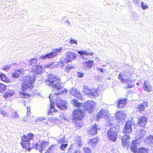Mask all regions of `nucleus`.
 I'll return each mask as SVG.
<instances>
[{
    "label": "nucleus",
    "instance_id": "aec40b11",
    "mask_svg": "<svg viewBox=\"0 0 153 153\" xmlns=\"http://www.w3.org/2000/svg\"><path fill=\"white\" fill-rule=\"evenodd\" d=\"M80 137L79 136H77L76 137L75 139L74 146L78 149H79L82 146Z\"/></svg>",
    "mask_w": 153,
    "mask_h": 153
},
{
    "label": "nucleus",
    "instance_id": "412c9836",
    "mask_svg": "<svg viewBox=\"0 0 153 153\" xmlns=\"http://www.w3.org/2000/svg\"><path fill=\"white\" fill-rule=\"evenodd\" d=\"M108 111L106 110H101L97 115L98 118H106L107 117Z\"/></svg>",
    "mask_w": 153,
    "mask_h": 153
},
{
    "label": "nucleus",
    "instance_id": "b1692460",
    "mask_svg": "<svg viewBox=\"0 0 153 153\" xmlns=\"http://www.w3.org/2000/svg\"><path fill=\"white\" fill-rule=\"evenodd\" d=\"M137 144L136 141H133L131 144L130 149L133 152L136 153L138 150L137 148Z\"/></svg>",
    "mask_w": 153,
    "mask_h": 153
},
{
    "label": "nucleus",
    "instance_id": "c9c22d12",
    "mask_svg": "<svg viewBox=\"0 0 153 153\" xmlns=\"http://www.w3.org/2000/svg\"><path fill=\"white\" fill-rule=\"evenodd\" d=\"M137 153H148V150L146 148L143 147L139 149Z\"/></svg>",
    "mask_w": 153,
    "mask_h": 153
},
{
    "label": "nucleus",
    "instance_id": "6ab92c4d",
    "mask_svg": "<svg viewBox=\"0 0 153 153\" xmlns=\"http://www.w3.org/2000/svg\"><path fill=\"white\" fill-rule=\"evenodd\" d=\"M98 130H100L99 126L95 124L92 126L90 129L88 131V133L91 135H95L97 133Z\"/></svg>",
    "mask_w": 153,
    "mask_h": 153
},
{
    "label": "nucleus",
    "instance_id": "f03ea898",
    "mask_svg": "<svg viewBox=\"0 0 153 153\" xmlns=\"http://www.w3.org/2000/svg\"><path fill=\"white\" fill-rule=\"evenodd\" d=\"M49 79L46 80V84L48 86L52 85L53 88V91L57 92H55L54 94L56 95H58L63 92L62 86L60 82V79L57 78L56 75H50L48 78Z\"/></svg>",
    "mask_w": 153,
    "mask_h": 153
},
{
    "label": "nucleus",
    "instance_id": "a211bd4d",
    "mask_svg": "<svg viewBox=\"0 0 153 153\" xmlns=\"http://www.w3.org/2000/svg\"><path fill=\"white\" fill-rule=\"evenodd\" d=\"M148 102H146L143 101V102L141 103L138 105L137 108V111L140 113L143 111L146 107L147 106Z\"/></svg>",
    "mask_w": 153,
    "mask_h": 153
},
{
    "label": "nucleus",
    "instance_id": "3c124183",
    "mask_svg": "<svg viewBox=\"0 0 153 153\" xmlns=\"http://www.w3.org/2000/svg\"><path fill=\"white\" fill-rule=\"evenodd\" d=\"M97 70L100 71L102 73H105L106 72V70L105 69L100 68H97Z\"/></svg>",
    "mask_w": 153,
    "mask_h": 153
},
{
    "label": "nucleus",
    "instance_id": "7c9ffc66",
    "mask_svg": "<svg viewBox=\"0 0 153 153\" xmlns=\"http://www.w3.org/2000/svg\"><path fill=\"white\" fill-rule=\"evenodd\" d=\"M98 140L97 137L91 139L89 142L88 144L91 146H95Z\"/></svg>",
    "mask_w": 153,
    "mask_h": 153
},
{
    "label": "nucleus",
    "instance_id": "6e6d98bb",
    "mask_svg": "<svg viewBox=\"0 0 153 153\" xmlns=\"http://www.w3.org/2000/svg\"><path fill=\"white\" fill-rule=\"evenodd\" d=\"M136 4H138L139 3V0H132Z\"/></svg>",
    "mask_w": 153,
    "mask_h": 153
},
{
    "label": "nucleus",
    "instance_id": "423d86ee",
    "mask_svg": "<svg viewBox=\"0 0 153 153\" xmlns=\"http://www.w3.org/2000/svg\"><path fill=\"white\" fill-rule=\"evenodd\" d=\"M62 48L54 49L53 52L48 53L44 55L40 56L38 59L45 60L46 59H49L54 57L57 55L58 52H60L62 50Z\"/></svg>",
    "mask_w": 153,
    "mask_h": 153
},
{
    "label": "nucleus",
    "instance_id": "5701e85b",
    "mask_svg": "<svg viewBox=\"0 0 153 153\" xmlns=\"http://www.w3.org/2000/svg\"><path fill=\"white\" fill-rule=\"evenodd\" d=\"M127 103L126 99H120L117 102V106L118 108H124L126 106V105Z\"/></svg>",
    "mask_w": 153,
    "mask_h": 153
},
{
    "label": "nucleus",
    "instance_id": "a19ab883",
    "mask_svg": "<svg viewBox=\"0 0 153 153\" xmlns=\"http://www.w3.org/2000/svg\"><path fill=\"white\" fill-rule=\"evenodd\" d=\"M74 103V104L75 107H79L81 105V103L77 102V101L76 99H74L73 100Z\"/></svg>",
    "mask_w": 153,
    "mask_h": 153
},
{
    "label": "nucleus",
    "instance_id": "9d476101",
    "mask_svg": "<svg viewBox=\"0 0 153 153\" xmlns=\"http://www.w3.org/2000/svg\"><path fill=\"white\" fill-rule=\"evenodd\" d=\"M73 114L74 118L80 120L82 118L84 112L82 110L76 108L73 111Z\"/></svg>",
    "mask_w": 153,
    "mask_h": 153
},
{
    "label": "nucleus",
    "instance_id": "2f4dec72",
    "mask_svg": "<svg viewBox=\"0 0 153 153\" xmlns=\"http://www.w3.org/2000/svg\"><path fill=\"white\" fill-rule=\"evenodd\" d=\"M56 147V146L55 145H52L50 146L45 153H52L53 150L55 149Z\"/></svg>",
    "mask_w": 153,
    "mask_h": 153
},
{
    "label": "nucleus",
    "instance_id": "603ef678",
    "mask_svg": "<svg viewBox=\"0 0 153 153\" xmlns=\"http://www.w3.org/2000/svg\"><path fill=\"white\" fill-rule=\"evenodd\" d=\"M66 143L65 142V140L64 138H60L58 141V143L60 144L62 143Z\"/></svg>",
    "mask_w": 153,
    "mask_h": 153
},
{
    "label": "nucleus",
    "instance_id": "f8f14e48",
    "mask_svg": "<svg viewBox=\"0 0 153 153\" xmlns=\"http://www.w3.org/2000/svg\"><path fill=\"white\" fill-rule=\"evenodd\" d=\"M49 97L51 102V105L50 110L48 112V115H51L53 112H57V110L55 108L54 103L53 102V94H50Z\"/></svg>",
    "mask_w": 153,
    "mask_h": 153
},
{
    "label": "nucleus",
    "instance_id": "dca6fc26",
    "mask_svg": "<svg viewBox=\"0 0 153 153\" xmlns=\"http://www.w3.org/2000/svg\"><path fill=\"white\" fill-rule=\"evenodd\" d=\"M70 93L71 95H72L74 97L79 99H82V95L79 92L76 90V88H73L71 89L70 91Z\"/></svg>",
    "mask_w": 153,
    "mask_h": 153
},
{
    "label": "nucleus",
    "instance_id": "13d9d810",
    "mask_svg": "<svg viewBox=\"0 0 153 153\" xmlns=\"http://www.w3.org/2000/svg\"><path fill=\"white\" fill-rule=\"evenodd\" d=\"M27 114H28L29 112L30 111V107H27Z\"/></svg>",
    "mask_w": 153,
    "mask_h": 153
},
{
    "label": "nucleus",
    "instance_id": "5fc2aeb1",
    "mask_svg": "<svg viewBox=\"0 0 153 153\" xmlns=\"http://www.w3.org/2000/svg\"><path fill=\"white\" fill-rule=\"evenodd\" d=\"M44 120H45V118L44 117H41L39 119H38L37 120V122H39L40 121H42Z\"/></svg>",
    "mask_w": 153,
    "mask_h": 153
},
{
    "label": "nucleus",
    "instance_id": "ddd939ff",
    "mask_svg": "<svg viewBox=\"0 0 153 153\" xmlns=\"http://www.w3.org/2000/svg\"><path fill=\"white\" fill-rule=\"evenodd\" d=\"M132 129L131 122V120H129L126 122L123 133L124 134H129L131 132Z\"/></svg>",
    "mask_w": 153,
    "mask_h": 153
},
{
    "label": "nucleus",
    "instance_id": "49530a36",
    "mask_svg": "<svg viewBox=\"0 0 153 153\" xmlns=\"http://www.w3.org/2000/svg\"><path fill=\"white\" fill-rule=\"evenodd\" d=\"M84 150L85 153H91V150L88 147H85L84 148Z\"/></svg>",
    "mask_w": 153,
    "mask_h": 153
},
{
    "label": "nucleus",
    "instance_id": "f704fd0d",
    "mask_svg": "<svg viewBox=\"0 0 153 153\" xmlns=\"http://www.w3.org/2000/svg\"><path fill=\"white\" fill-rule=\"evenodd\" d=\"M129 144V142L128 140H122V145L123 146L128 148V147Z\"/></svg>",
    "mask_w": 153,
    "mask_h": 153
},
{
    "label": "nucleus",
    "instance_id": "de8ad7c7",
    "mask_svg": "<svg viewBox=\"0 0 153 153\" xmlns=\"http://www.w3.org/2000/svg\"><path fill=\"white\" fill-rule=\"evenodd\" d=\"M77 76L79 78H82L84 76V74L83 72H78L77 73Z\"/></svg>",
    "mask_w": 153,
    "mask_h": 153
},
{
    "label": "nucleus",
    "instance_id": "79ce46f5",
    "mask_svg": "<svg viewBox=\"0 0 153 153\" xmlns=\"http://www.w3.org/2000/svg\"><path fill=\"white\" fill-rule=\"evenodd\" d=\"M11 68V65H5L2 68V69L6 71H8L10 70Z\"/></svg>",
    "mask_w": 153,
    "mask_h": 153
},
{
    "label": "nucleus",
    "instance_id": "09e8293b",
    "mask_svg": "<svg viewBox=\"0 0 153 153\" xmlns=\"http://www.w3.org/2000/svg\"><path fill=\"white\" fill-rule=\"evenodd\" d=\"M12 115V117L14 118H17L19 117V115L16 111H15L13 112Z\"/></svg>",
    "mask_w": 153,
    "mask_h": 153
},
{
    "label": "nucleus",
    "instance_id": "e433bc0d",
    "mask_svg": "<svg viewBox=\"0 0 153 153\" xmlns=\"http://www.w3.org/2000/svg\"><path fill=\"white\" fill-rule=\"evenodd\" d=\"M37 60V58H33L30 60L28 62V64L30 65H32L35 64Z\"/></svg>",
    "mask_w": 153,
    "mask_h": 153
},
{
    "label": "nucleus",
    "instance_id": "72a5a7b5",
    "mask_svg": "<svg viewBox=\"0 0 153 153\" xmlns=\"http://www.w3.org/2000/svg\"><path fill=\"white\" fill-rule=\"evenodd\" d=\"M85 63L87 67L89 68H91L94 64V61L92 60H89L86 62Z\"/></svg>",
    "mask_w": 153,
    "mask_h": 153
},
{
    "label": "nucleus",
    "instance_id": "e2e57ef3",
    "mask_svg": "<svg viewBox=\"0 0 153 153\" xmlns=\"http://www.w3.org/2000/svg\"><path fill=\"white\" fill-rule=\"evenodd\" d=\"M108 120H109V117H108V118H107V121H108Z\"/></svg>",
    "mask_w": 153,
    "mask_h": 153
},
{
    "label": "nucleus",
    "instance_id": "f3484780",
    "mask_svg": "<svg viewBox=\"0 0 153 153\" xmlns=\"http://www.w3.org/2000/svg\"><path fill=\"white\" fill-rule=\"evenodd\" d=\"M48 145V143L46 141H43L42 142L40 145L37 144L36 146L37 149L39 148V151L41 153H42V151H44L45 148Z\"/></svg>",
    "mask_w": 153,
    "mask_h": 153
},
{
    "label": "nucleus",
    "instance_id": "7ed1b4c3",
    "mask_svg": "<svg viewBox=\"0 0 153 153\" xmlns=\"http://www.w3.org/2000/svg\"><path fill=\"white\" fill-rule=\"evenodd\" d=\"M108 123L110 128L107 133L108 138L110 140L114 142L117 137V131L119 130L120 126L112 123L111 121H110Z\"/></svg>",
    "mask_w": 153,
    "mask_h": 153
},
{
    "label": "nucleus",
    "instance_id": "4468645a",
    "mask_svg": "<svg viewBox=\"0 0 153 153\" xmlns=\"http://www.w3.org/2000/svg\"><path fill=\"white\" fill-rule=\"evenodd\" d=\"M32 70L34 74L38 75L42 72L43 68L40 65H34L32 67Z\"/></svg>",
    "mask_w": 153,
    "mask_h": 153
},
{
    "label": "nucleus",
    "instance_id": "cd10ccee",
    "mask_svg": "<svg viewBox=\"0 0 153 153\" xmlns=\"http://www.w3.org/2000/svg\"><path fill=\"white\" fill-rule=\"evenodd\" d=\"M74 144H71L69 148L68 149V151L69 152H71V153H82L80 151H79L78 149H74L73 148Z\"/></svg>",
    "mask_w": 153,
    "mask_h": 153
},
{
    "label": "nucleus",
    "instance_id": "2eb2a0df",
    "mask_svg": "<svg viewBox=\"0 0 153 153\" xmlns=\"http://www.w3.org/2000/svg\"><path fill=\"white\" fill-rule=\"evenodd\" d=\"M115 119L118 120L119 122H121L126 117V116L123 113L118 111L116 113Z\"/></svg>",
    "mask_w": 153,
    "mask_h": 153
},
{
    "label": "nucleus",
    "instance_id": "f257e3e1",
    "mask_svg": "<svg viewBox=\"0 0 153 153\" xmlns=\"http://www.w3.org/2000/svg\"><path fill=\"white\" fill-rule=\"evenodd\" d=\"M35 75H28L26 76L24 82L22 85V91L19 92V94L22 98H26L29 97V95L24 91H29L33 88L32 84L35 82Z\"/></svg>",
    "mask_w": 153,
    "mask_h": 153
},
{
    "label": "nucleus",
    "instance_id": "c85d7f7f",
    "mask_svg": "<svg viewBox=\"0 0 153 153\" xmlns=\"http://www.w3.org/2000/svg\"><path fill=\"white\" fill-rule=\"evenodd\" d=\"M143 88L147 91L150 92L152 91V87L150 85L145 81L144 82Z\"/></svg>",
    "mask_w": 153,
    "mask_h": 153
},
{
    "label": "nucleus",
    "instance_id": "c756f323",
    "mask_svg": "<svg viewBox=\"0 0 153 153\" xmlns=\"http://www.w3.org/2000/svg\"><path fill=\"white\" fill-rule=\"evenodd\" d=\"M144 141L147 144L151 145V144L153 143V136L150 135L147 138L145 139Z\"/></svg>",
    "mask_w": 153,
    "mask_h": 153
},
{
    "label": "nucleus",
    "instance_id": "473e14b6",
    "mask_svg": "<svg viewBox=\"0 0 153 153\" xmlns=\"http://www.w3.org/2000/svg\"><path fill=\"white\" fill-rule=\"evenodd\" d=\"M14 92L13 91H11L10 92H6L4 94L3 97L4 98H6L7 97H10L13 95Z\"/></svg>",
    "mask_w": 153,
    "mask_h": 153
},
{
    "label": "nucleus",
    "instance_id": "9b49d317",
    "mask_svg": "<svg viewBox=\"0 0 153 153\" xmlns=\"http://www.w3.org/2000/svg\"><path fill=\"white\" fill-rule=\"evenodd\" d=\"M148 122L147 118L145 116H141L138 118V125L142 128H145V126Z\"/></svg>",
    "mask_w": 153,
    "mask_h": 153
},
{
    "label": "nucleus",
    "instance_id": "6e6552de",
    "mask_svg": "<svg viewBox=\"0 0 153 153\" xmlns=\"http://www.w3.org/2000/svg\"><path fill=\"white\" fill-rule=\"evenodd\" d=\"M55 102L57 107L62 111L66 109L68 107L67 102L59 97L57 98Z\"/></svg>",
    "mask_w": 153,
    "mask_h": 153
},
{
    "label": "nucleus",
    "instance_id": "c03bdc74",
    "mask_svg": "<svg viewBox=\"0 0 153 153\" xmlns=\"http://www.w3.org/2000/svg\"><path fill=\"white\" fill-rule=\"evenodd\" d=\"M62 60V62H65V63H68L69 62H71V61L69 59L68 57H67L65 59H63Z\"/></svg>",
    "mask_w": 153,
    "mask_h": 153
},
{
    "label": "nucleus",
    "instance_id": "8fccbe9b",
    "mask_svg": "<svg viewBox=\"0 0 153 153\" xmlns=\"http://www.w3.org/2000/svg\"><path fill=\"white\" fill-rule=\"evenodd\" d=\"M53 63L52 62L49 63L48 65L47 66V67L49 68H53L54 65H53Z\"/></svg>",
    "mask_w": 153,
    "mask_h": 153
},
{
    "label": "nucleus",
    "instance_id": "0e129e2a",
    "mask_svg": "<svg viewBox=\"0 0 153 153\" xmlns=\"http://www.w3.org/2000/svg\"><path fill=\"white\" fill-rule=\"evenodd\" d=\"M1 111H0V112Z\"/></svg>",
    "mask_w": 153,
    "mask_h": 153
},
{
    "label": "nucleus",
    "instance_id": "39448f33",
    "mask_svg": "<svg viewBox=\"0 0 153 153\" xmlns=\"http://www.w3.org/2000/svg\"><path fill=\"white\" fill-rule=\"evenodd\" d=\"M33 134L30 132L28 133L27 136L23 135L21 138L22 142L21 143L23 148L27 150L28 151H30L31 148H29L30 143L29 142L30 140L33 139Z\"/></svg>",
    "mask_w": 153,
    "mask_h": 153
},
{
    "label": "nucleus",
    "instance_id": "052dcab7",
    "mask_svg": "<svg viewBox=\"0 0 153 153\" xmlns=\"http://www.w3.org/2000/svg\"><path fill=\"white\" fill-rule=\"evenodd\" d=\"M65 22L67 23V25H71L70 22L69 21H66Z\"/></svg>",
    "mask_w": 153,
    "mask_h": 153
},
{
    "label": "nucleus",
    "instance_id": "37998d69",
    "mask_svg": "<svg viewBox=\"0 0 153 153\" xmlns=\"http://www.w3.org/2000/svg\"><path fill=\"white\" fill-rule=\"evenodd\" d=\"M0 77L1 78V79L3 81H5L7 80V77L4 74H0Z\"/></svg>",
    "mask_w": 153,
    "mask_h": 153
},
{
    "label": "nucleus",
    "instance_id": "ea45409f",
    "mask_svg": "<svg viewBox=\"0 0 153 153\" xmlns=\"http://www.w3.org/2000/svg\"><path fill=\"white\" fill-rule=\"evenodd\" d=\"M130 139V137L129 135L127 134H125L123 137H122V140H128Z\"/></svg>",
    "mask_w": 153,
    "mask_h": 153
},
{
    "label": "nucleus",
    "instance_id": "864d4df0",
    "mask_svg": "<svg viewBox=\"0 0 153 153\" xmlns=\"http://www.w3.org/2000/svg\"><path fill=\"white\" fill-rule=\"evenodd\" d=\"M70 42L71 44H73L74 43L76 44V45H77V41L75 39H71L70 40Z\"/></svg>",
    "mask_w": 153,
    "mask_h": 153
},
{
    "label": "nucleus",
    "instance_id": "4d7b16f0",
    "mask_svg": "<svg viewBox=\"0 0 153 153\" xmlns=\"http://www.w3.org/2000/svg\"><path fill=\"white\" fill-rule=\"evenodd\" d=\"M62 60H61V65H62V68H63L62 67H65V66H64L65 63H64V62H62Z\"/></svg>",
    "mask_w": 153,
    "mask_h": 153
},
{
    "label": "nucleus",
    "instance_id": "1a4fd4ad",
    "mask_svg": "<svg viewBox=\"0 0 153 153\" xmlns=\"http://www.w3.org/2000/svg\"><path fill=\"white\" fill-rule=\"evenodd\" d=\"M95 105V103L93 101H87L85 104V110L89 113H92Z\"/></svg>",
    "mask_w": 153,
    "mask_h": 153
},
{
    "label": "nucleus",
    "instance_id": "4c0bfd02",
    "mask_svg": "<svg viewBox=\"0 0 153 153\" xmlns=\"http://www.w3.org/2000/svg\"><path fill=\"white\" fill-rule=\"evenodd\" d=\"M68 145V144L66 143H61L60 147V149L61 150H64V149L66 148Z\"/></svg>",
    "mask_w": 153,
    "mask_h": 153
},
{
    "label": "nucleus",
    "instance_id": "bf43d9fd",
    "mask_svg": "<svg viewBox=\"0 0 153 153\" xmlns=\"http://www.w3.org/2000/svg\"><path fill=\"white\" fill-rule=\"evenodd\" d=\"M2 86H3V90H4L6 89V87L5 86H4V85H1L0 86V88H1V87Z\"/></svg>",
    "mask_w": 153,
    "mask_h": 153
},
{
    "label": "nucleus",
    "instance_id": "680f3d73",
    "mask_svg": "<svg viewBox=\"0 0 153 153\" xmlns=\"http://www.w3.org/2000/svg\"><path fill=\"white\" fill-rule=\"evenodd\" d=\"M67 18V17H63L62 19H61L62 20H65V19H66Z\"/></svg>",
    "mask_w": 153,
    "mask_h": 153
},
{
    "label": "nucleus",
    "instance_id": "a878e982",
    "mask_svg": "<svg viewBox=\"0 0 153 153\" xmlns=\"http://www.w3.org/2000/svg\"><path fill=\"white\" fill-rule=\"evenodd\" d=\"M66 55L71 61L75 59L76 57V53L69 51L66 52Z\"/></svg>",
    "mask_w": 153,
    "mask_h": 153
},
{
    "label": "nucleus",
    "instance_id": "4be33fe9",
    "mask_svg": "<svg viewBox=\"0 0 153 153\" xmlns=\"http://www.w3.org/2000/svg\"><path fill=\"white\" fill-rule=\"evenodd\" d=\"M23 72V69L22 68L16 70L15 71L12 73V77L15 78L18 77L20 75L22 74Z\"/></svg>",
    "mask_w": 153,
    "mask_h": 153
},
{
    "label": "nucleus",
    "instance_id": "0eeeda50",
    "mask_svg": "<svg viewBox=\"0 0 153 153\" xmlns=\"http://www.w3.org/2000/svg\"><path fill=\"white\" fill-rule=\"evenodd\" d=\"M84 89L83 91L85 94L88 95L90 97H94L95 98L98 96L97 91L95 89H92L88 88L87 86L84 85L83 87Z\"/></svg>",
    "mask_w": 153,
    "mask_h": 153
},
{
    "label": "nucleus",
    "instance_id": "58836bf2",
    "mask_svg": "<svg viewBox=\"0 0 153 153\" xmlns=\"http://www.w3.org/2000/svg\"><path fill=\"white\" fill-rule=\"evenodd\" d=\"M74 68V66L70 65L68 64L66 66V71L68 73L70 71V70Z\"/></svg>",
    "mask_w": 153,
    "mask_h": 153
},
{
    "label": "nucleus",
    "instance_id": "bb28decb",
    "mask_svg": "<svg viewBox=\"0 0 153 153\" xmlns=\"http://www.w3.org/2000/svg\"><path fill=\"white\" fill-rule=\"evenodd\" d=\"M141 130H140L138 132L137 137L138 139H143V137L146 134V130H144V128Z\"/></svg>",
    "mask_w": 153,
    "mask_h": 153
},
{
    "label": "nucleus",
    "instance_id": "393cba45",
    "mask_svg": "<svg viewBox=\"0 0 153 153\" xmlns=\"http://www.w3.org/2000/svg\"><path fill=\"white\" fill-rule=\"evenodd\" d=\"M77 53L80 54L81 56L83 55L87 56H93L94 55V53L92 52H88L87 51L82 50L77 51Z\"/></svg>",
    "mask_w": 153,
    "mask_h": 153
},
{
    "label": "nucleus",
    "instance_id": "a18cd8bd",
    "mask_svg": "<svg viewBox=\"0 0 153 153\" xmlns=\"http://www.w3.org/2000/svg\"><path fill=\"white\" fill-rule=\"evenodd\" d=\"M141 6L143 10H145L146 8H148V6L146 4H144V3L142 2H141Z\"/></svg>",
    "mask_w": 153,
    "mask_h": 153
},
{
    "label": "nucleus",
    "instance_id": "20e7f679",
    "mask_svg": "<svg viewBox=\"0 0 153 153\" xmlns=\"http://www.w3.org/2000/svg\"><path fill=\"white\" fill-rule=\"evenodd\" d=\"M123 75L120 74L118 76V78L123 83H126L127 85L125 88L126 89L131 88L134 86V85L131 79V74L128 71H126L123 73Z\"/></svg>",
    "mask_w": 153,
    "mask_h": 153
}]
</instances>
